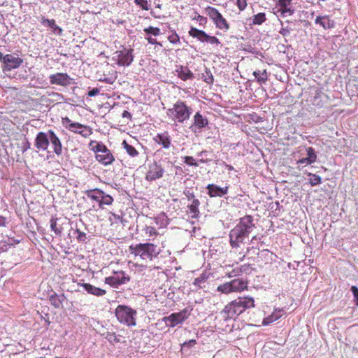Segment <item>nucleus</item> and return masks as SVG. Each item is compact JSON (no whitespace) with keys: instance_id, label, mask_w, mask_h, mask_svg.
<instances>
[{"instance_id":"nucleus-38","label":"nucleus","mask_w":358,"mask_h":358,"mask_svg":"<svg viewBox=\"0 0 358 358\" xmlns=\"http://www.w3.org/2000/svg\"><path fill=\"white\" fill-rule=\"evenodd\" d=\"M217 291L224 294L233 292L232 288L231 287L230 282H226L223 285L218 286Z\"/></svg>"},{"instance_id":"nucleus-14","label":"nucleus","mask_w":358,"mask_h":358,"mask_svg":"<svg viewBox=\"0 0 358 358\" xmlns=\"http://www.w3.org/2000/svg\"><path fill=\"white\" fill-rule=\"evenodd\" d=\"M50 144V135L49 130L48 132L40 131L37 134L34 145L36 148L40 150H47Z\"/></svg>"},{"instance_id":"nucleus-54","label":"nucleus","mask_w":358,"mask_h":358,"mask_svg":"<svg viewBox=\"0 0 358 358\" xmlns=\"http://www.w3.org/2000/svg\"><path fill=\"white\" fill-rule=\"evenodd\" d=\"M280 11H281V14L284 17L287 15H291L293 13V10L289 8H285L281 9Z\"/></svg>"},{"instance_id":"nucleus-58","label":"nucleus","mask_w":358,"mask_h":358,"mask_svg":"<svg viewBox=\"0 0 358 358\" xmlns=\"http://www.w3.org/2000/svg\"><path fill=\"white\" fill-rule=\"evenodd\" d=\"M297 163L299 164H313L310 159H308V157H305V158H302L301 159H299Z\"/></svg>"},{"instance_id":"nucleus-19","label":"nucleus","mask_w":358,"mask_h":358,"mask_svg":"<svg viewBox=\"0 0 358 358\" xmlns=\"http://www.w3.org/2000/svg\"><path fill=\"white\" fill-rule=\"evenodd\" d=\"M78 285L79 286L82 287L88 294L96 296H102L106 294V291L105 289L96 287L90 283H82Z\"/></svg>"},{"instance_id":"nucleus-15","label":"nucleus","mask_w":358,"mask_h":358,"mask_svg":"<svg viewBox=\"0 0 358 358\" xmlns=\"http://www.w3.org/2000/svg\"><path fill=\"white\" fill-rule=\"evenodd\" d=\"M208 124V119L197 112L194 116V123L189 127V129L194 133L201 132Z\"/></svg>"},{"instance_id":"nucleus-16","label":"nucleus","mask_w":358,"mask_h":358,"mask_svg":"<svg viewBox=\"0 0 358 358\" xmlns=\"http://www.w3.org/2000/svg\"><path fill=\"white\" fill-rule=\"evenodd\" d=\"M23 63V59L13 55H6V59L3 64V71H9L18 68Z\"/></svg>"},{"instance_id":"nucleus-60","label":"nucleus","mask_w":358,"mask_h":358,"mask_svg":"<svg viewBox=\"0 0 358 358\" xmlns=\"http://www.w3.org/2000/svg\"><path fill=\"white\" fill-rule=\"evenodd\" d=\"M122 117H127V118L131 120L132 116H131V114L129 111L124 110V112L122 113Z\"/></svg>"},{"instance_id":"nucleus-10","label":"nucleus","mask_w":358,"mask_h":358,"mask_svg":"<svg viewBox=\"0 0 358 358\" xmlns=\"http://www.w3.org/2000/svg\"><path fill=\"white\" fill-rule=\"evenodd\" d=\"M164 173V169L162 166L159 163L154 162L148 166V171L145 175V180L150 182L154 181L162 178Z\"/></svg>"},{"instance_id":"nucleus-4","label":"nucleus","mask_w":358,"mask_h":358,"mask_svg":"<svg viewBox=\"0 0 358 358\" xmlns=\"http://www.w3.org/2000/svg\"><path fill=\"white\" fill-rule=\"evenodd\" d=\"M129 251L136 256H140L143 260H152L159 254L157 246L150 243L131 245L129 246Z\"/></svg>"},{"instance_id":"nucleus-49","label":"nucleus","mask_w":358,"mask_h":358,"mask_svg":"<svg viewBox=\"0 0 358 358\" xmlns=\"http://www.w3.org/2000/svg\"><path fill=\"white\" fill-rule=\"evenodd\" d=\"M184 195L187 197L189 201H193L195 198L194 194L189 189H185L183 192Z\"/></svg>"},{"instance_id":"nucleus-42","label":"nucleus","mask_w":358,"mask_h":358,"mask_svg":"<svg viewBox=\"0 0 358 358\" xmlns=\"http://www.w3.org/2000/svg\"><path fill=\"white\" fill-rule=\"evenodd\" d=\"M183 159H184V163H185L186 164H187L189 166H195V167H197L199 166V164L196 162H195V160L193 157L185 156L183 157Z\"/></svg>"},{"instance_id":"nucleus-44","label":"nucleus","mask_w":358,"mask_h":358,"mask_svg":"<svg viewBox=\"0 0 358 358\" xmlns=\"http://www.w3.org/2000/svg\"><path fill=\"white\" fill-rule=\"evenodd\" d=\"M136 5L139 6L143 10H148V3L147 0H134Z\"/></svg>"},{"instance_id":"nucleus-24","label":"nucleus","mask_w":358,"mask_h":358,"mask_svg":"<svg viewBox=\"0 0 358 358\" xmlns=\"http://www.w3.org/2000/svg\"><path fill=\"white\" fill-rule=\"evenodd\" d=\"M156 142L162 145L164 148H169L171 145V138L166 133L158 134L155 138Z\"/></svg>"},{"instance_id":"nucleus-20","label":"nucleus","mask_w":358,"mask_h":358,"mask_svg":"<svg viewBox=\"0 0 358 358\" xmlns=\"http://www.w3.org/2000/svg\"><path fill=\"white\" fill-rule=\"evenodd\" d=\"M315 23L321 25L324 29L334 27V21L329 19V15L317 16Z\"/></svg>"},{"instance_id":"nucleus-5","label":"nucleus","mask_w":358,"mask_h":358,"mask_svg":"<svg viewBox=\"0 0 358 358\" xmlns=\"http://www.w3.org/2000/svg\"><path fill=\"white\" fill-rule=\"evenodd\" d=\"M115 315L117 320L128 327L136 325L137 312L136 310L125 305H119L115 308Z\"/></svg>"},{"instance_id":"nucleus-31","label":"nucleus","mask_w":358,"mask_h":358,"mask_svg":"<svg viewBox=\"0 0 358 358\" xmlns=\"http://www.w3.org/2000/svg\"><path fill=\"white\" fill-rule=\"evenodd\" d=\"M57 218H51L50 221V229L52 231L55 232L56 235H60L62 232L63 228L62 227V226L57 227Z\"/></svg>"},{"instance_id":"nucleus-6","label":"nucleus","mask_w":358,"mask_h":358,"mask_svg":"<svg viewBox=\"0 0 358 358\" xmlns=\"http://www.w3.org/2000/svg\"><path fill=\"white\" fill-rule=\"evenodd\" d=\"M190 314L191 312L188 308H184L179 312L173 313L169 316L162 317V321L167 327L173 328L179 324H182L189 317Z\"/></svg>"},{"instance_id":"nucleus-45","label":"nucleus","mask_w":358,"mask_h":358,"mask_svg":"<svg viewBox=\"0 0 358 358\" xmlns=\"http://www.w3.org/2000/svg\"><path fill=\"white\" fill-rule=\"evenodd\" d=\"M76 232L78 234L77 240L79 242H85L86 241V234L85 232L80 231L79 229H76Z\"/></svg>"},{"instance_id":"nucleus-17","label":"nucleus","mask_w":358,"mask_h":358,"mask_svg":"<svg viewBox=\"0 0 358 358\" xmlns=\"http://www.w3.org/2000/svg\"><path fill=\"white\" fill-rule=\"evenodd\" d=\"M207 194L210 197H222L228 193L229 186L221 187L215 184H208L206 187Z\"/></svg>"},{"instance_id":"nucleus-11","label":"nucleus","mask_w":358,"mask_h":358,"mask_svg":"<svg viewBox=\"0 0 358 358\" xmlns=\"http://www.w3.org/2000/svg\"><path fill=\"white\" fill-rule=\"evenodd\" d=\"M49 80L51 85H57L62 87H66L74 83V79L65 73L51 74L49 76Z\"/></svg>"},{"instance_id":"nucleus-59","label":"nucleus","mask_w":358,"mask_h":358,"mask_svg":"<svg viewBox=\"0 0 358 358\" xmlns=\"http://www.w3.org/2000/svg\"><path fill=\"white\" fill-rule=\"evenodd\" d=\"M57 296H58V299L59 301L60 305L62 307V303L64 301L66 300V297L65 296V295L64 294H62L59 295L57 294Z\"/></svg>"},{"instance_id":"nucleus-36","label":"nucleus","mask_w":358,"mask_h":358,"mask_svg":"<svg viewBox=\"0 0 358 358\" xmlns=\"http://www.w3.org/2000/svg\"><path fill=\"white\" fill-rule=\"evenodd\" d=\"M113 201V197L109 194H106L104 192L101 195L99 206L101 207L102 205H110Z\"/></svg>"},{"instance_id":"nucleus-26","label":"nucleus","mask_w":358,"mask_h":358,"mask_svg":"<svg viewBox=\"0 0 358 358\" xmlns=\"http://www.w3.org/2000/svg\"><path fill=\"white\" fill-rule=\"evenodd\" d=\"M101 336L108 341L111 344L117 343L120 342V336H117L114 332L105 331L101 333Z\"/></svg>"},{"instance_id":"nucleus-62","label":"nucleus","mask_w":358,"mask_h":358,"mask_svg":"<svg viewBox=\"0 0 358 358\" xmlns=\"http://www.w3.org/2000/svg\"><path fill=\"white\" fill-rule=\"evenodd\" d=\"M198 19L200 22V24L206 23L207 22V18L201 15L198 16Z\"/></svg>"},{"instance_id":"nucleus-7","label":"nucleus","mask_w":358,"mask_h":358,"mask_svg":"<svg viewBox=\"0 0 358 358\" xmlns=\"http://www.w3.org/2000/svg\"><path fill=\"white\" fill-rule=\"evenodd\" d=\"M96 159L104 166L111 164L115 161V157L110 150L103 143H98L94 148Z\"/></svg>"},{"instance_id":"nucleus-51","label":"nucleus","mask_w":358,"mask_h":358,"mask_svg":"<svg viewBox=\"0 0 358 358\" xmlns=\"http://www.w3.org/2000/svg\"><path fill=\"white\" fill-rule=\"evenodd\" d=\"M9 221L7 217L0 215V227H6L8 224Z\"/></svg>"},{"instance_id":"nucleus-33","label":"nucleus","mask_w":358,"mask_h":358,"mask_svg":"<svg viewBox=\"0 0 358 358\" xmlns=\"http://www.w3.org/2000/svg\"><path fill=\"white\" fill-rule=\"evenodd\" d=\"M84 127L83 124H81L78 122H74V123H70L68 125H66V128L68 129L69 131L79 134L82 128Z\"/></svg>"},{"instance_id":"nucleus-37","label":"nucleus","mask_w":358,"mask_h":358,"mask_svg":"<svg viewBox=\"0 0 358 358\" xmlns=\"http://www.w3.org/2000/svg\"><path fill=\"white\" fill-rule=\"evenodd\" d=\"M143 31L148 36L152 35L157 36L160 34V29L157 27H154L152 26L145 28Z\"/></svg>"},{"instance_id":"nucleus-50","label":"nucleus","mask_w":358,"mask_h":358,"mask_svg":"<svg viewBox=\"0 0 358 358\" xmlns=\"http://www.w3.org/2000/svg\"><path fill=\"white\" fill-rule=\"evenodd\" d=\"M236 5L240 10H243L247 6V1L237 0Z\"/></svg>"},{"instance_id":"nucleus-32","label":"nucleus","mask_w":358,"mask_h":358,"mask_svg":"<svg viewBox=\"0 0 358 358\" xmlns=\"http://www.w3.org/2000/svg\"><path fill=\"white\" fill-rule=\"evenodd\" d=\"M266 20V14L264 13H259L255 15L252 18V24L260 25Z\"/></svg>"},{"instance_id":"nucleus-48","label":"nucleus","mask_w":358,"mask_h":358,"mask_svg":"<svg viewBox=\"0 0 358 358\" xmlns=\"http://www.w3.org/2000/svg\"><path fill=\"white\" fill-rule=\"evenodd\" d=\"M168 39L170 43L173 44L179 42L180 41L179 36L176 32H174L172 35L169 36Z\"/></svg>"},{"instance_id":"nucleus-9","label":"nucleus","mask_w":358,"mask_h":358,"mask_svg":"<svg viewBox=\"0 0 358 358\" xmlns=\"http://www.w3.org/2000/svg\"><path fill=\"white\" fill-rule=\"evenodd\" d=\"M189 34L193 38H197L201 42H206L210 43L212 45L220 44V42L217 38L215 36H211L207 34L204 31L198 29L195 27H191L189 31Z\"/></svg>"},{"instance_id":"nucleus-13","label":"nucleus","mask_w":358,"mask_h":358,"mask_svg":"<svg viewBox=\"0 0 358 358\" xmlns=\"http://www.w3.org/2000/svg\"><path fill=\"white\" fill-rule=\"evenodd\" d=\"M133 52L132 48L127 49L125 48L122 50L117 51L115 52L117 57V64L119 66H129L134 60Z\"/></svg>"},{"instance_id":"nucleus-2","label":"nucleus","mask_w":358,"mask_h":358,"mask_svg":"<svg viewBox=\"0 0 358 358\" xmlns=\"http://www.w3.org/2000/svg\"><path fill=\"white\" fill-rule=\"evenodd\" d=\"M255 306V301L252 297H238L227 304L221 312L225 320L235 318L246 309Z\"/></svg>"},{"instance_id":"nucleus-23","label":"nucleus","mask_w":358,"mask_h":358,"mask_svg":"<svg viewBox=\"0 0 358 358\" xmlns=\"http://www.w3.org/2000/svg\"><path fill=\"white\" fill-rule=\"evenodd\" d=\"M200 206V201L197 199H194L193 201H192V203L187 206V208L189 210V213L191 215L192 218H198L200 212L199 210V207Z\"/></svg>"},{"instance_id":"nucleus-52","label":"nucleus","mask_w":358,"mask_h":358,"mask_svg":"<svg viewBox=\"0 0 358 358\" xmlns=\"http://www.w3.org/2000/svg\"><path fill=\"white\" fill-rule=\"evenodd\" d=\"M291 0H279L278 5L281 9L287 8V6L290 4Z\"/></svg>"},{"instance_id":"nucleus-28","label":"nucleus","mask_w":358,"mask_h":358,"mask_svg":"<svg viewBox=\"0 0 358 358\" xmlns=\"http://www.w3.org/2000/svg\"><path fill=\"white\" fill-rule=\"evenodd\" d=\"M280 312H283V310H279L277 312V310H275V311L273 312L271 315H269L268 317L264 319L263 322H262L263 324L268 325V324L276 321L277 320H278L282 316V315L280 314Z\"/></svg>"},{"instance_id":"nucleus-55","label":"nucleus","mask_w":358,"mask_h":358,"mask_svg":"<svg viewBox=\"0 0 358 358\" xmlns=\"http://www.w3.org/2000/svg\"><path fill=\"white\" fill-rule=\"evenodd\" d=\"M279 33L283 36H287L290 34V29L288 27L281 28Z\"/></svg>"},{"instance_id":"nucleus-43","label":"nucleus","mask_w":358,"mask_h":358,"mask_svg":"<svg viewBox=\"0 0 358 358\" xmlns=\"http://www.w3.org/2000/svg\"><path fill=\"white\" fill-rule=\"evenodd\" d=\"M196 343V340L192 339L188 341H185L183 344H182L181 350H185L186 348L189 349L194 346V345Z\"/></svg>"},{"instance_id":"nucleus-21","label":"nucleus","mask_w":358,"mask_h":358,"mask_svg":"<svg viewBox=\"0 0 358 358\" xmlns=\"http://www.w3.org/2000/svg\"><path fill=\"white\" fill-rule=\"evenodd\" d=\"M231 287L234 292H241L248 288V281L242 279L237 278L230 281Z\"/></svg>"},{"instance_id":"nucleus-61","label":"nucleus","mask_w":358,"mask_h":358,"mask_svg":"<svg viewBox=\"0 0 358 358\" xmlns=\"http://www.w3.org/2000/svg\"><path fill=\"white\" fill-rule=\"evenodd\" d=\"M197 155L199 157H206L208 155V151L207 150H202V151L198 152Z\"/></svg>"},{"instance_id":"nucleus-8","label":"nucleus","mask_w":358,"mask_h":358,"mask_svg":"<svg viewBox=\"0 0 358 358\" xmlns=\"http://www.w3.org/2000/svg\"><path fill=\"white\" fill-rule=\"evenodd\" d=\"M206 13L212 19L217 28L224 31L229 29V25L226 19L223 17L217 8L208 6L206 8Z\"/></svg>"},{"instance_id":"nucleus-12","label":"nucleus","mask_w":358,"mask_h":358,"mask_svg":"<svg viewBox=\"0 0 358 358\" xmlns=\"http://www.w3.org/2000/svg\"><path fill=\"white\" fill-rule=\"evenodd\" d=\"M130 280V278L127 276L122 271H117L113 276H109L105 278V283L113 287H118L121 285H124Z\"/></svg>"},{"instance_id":"nucleus-3","label":"nucleus","mask_w":358,"mask_h":358,"mask_svg":"<svg viewBox=\"0 0 358 358\" xmlns=\"http://www.w3.org/2000/svg\"><path fill=\"white\" fill-rule=\"evenodd\" d=\"M192 114L191 108L188 107L185 102L178 101L171 108L166 110L167 116L175 122L183 123L189 120Z\"/></svg>"},{"instance_id":"nucleus-35","label":"nucleus","mask_w":358,"mask_h":358,"mask_svg":"<svg viewBox=\"0 0 358 358\" xmlns=\"http://www.w3.org/2000/svg\"><path fill=\"white\" fill-rule=\"evenodd\" d=\"M307 175L311 177L309 181L311 186H316L322 182V178L320 176L311 173H307Z\"/></svg>"},{"instance_id":"nucleus-29","label":"nucleus","mask_w":358,"mask_h":358,"mask_svg":"<svg viewBox=\"0 0 358 358\" xmlns=\"http://www.w3.org/2000/svg\"><path fill=\"white\" fill-rule=\"evenodd\" d=\"M253 76L260 84L264 83L268 78L266 70H264L262 72L260 71H255L253 72Z\"/></svg>"},{"instance_id":"nucleus-22","label":"nucleus","mask_w":358,"mask_h":358,"mask_svg":"<svg viewBox=\"0 0 358 358\" xmlns=\"http://www.w3.org/2000/svg\"><path fill=\"white\" fill-rule=\"evenodd\" d=\"M41 23L43 25L46 26V27H48L50 29H52V31L55 34H57L59 36L62 35V29L56 24V22H55V20H53V19L49 20V19H46L45 17H43Z\"/></svg>"},{"instance_id":"nucleus-46","label":"nucleus","mask_w":358,"mask_h":358,"mask_svg":"<svg viewBox=\"0 0 358 358\" xmlns=\"http://www.w3.org/2000/svg\"><path fill=\"white\" fill-rule=\"evenodd\" d=\"M92 134L91 129L90 127L84 125V127L82 128L80 131L79 132V134L82 135L84 137H87L90 136Z\"/></svg>"},{"instance_id":"nucleus-41","label":"nucleus","mask_w":358,"mask_h":358,"mask_svg":"<svg viewBox=\"0 0 358 358\" xmlns=\"http://www.w3.org/2000/svg\"><path fill=\"white\" fill-rule=\"evenodd\" d=\"M307 157L312 163H314L317 159V155L315 150L312 147H308L306 149Z\"/></svg>"},{"instance_id":"nucleus-34","label":"nucleus","mask_w":358,"mask_h":358,"mask_svg":"<svg viewBox=\"0 0 358 358\" xmlns=\"http://www.w3.org/2000/svg\"><path fill=\"white\" fill-rule=\"evenodd\" d=\"M208 279V276L203 273L200 275L198 278H195L194 280L193 284L195 286L199 287V288H203L204 286L202 285V284L205 283Z\"/></svg>"},{"instance_id":"nucleus-57","label":"nucleus","mask_w":358,"mask_h":358,"mask_svg":"<svg viewBox=\"0 0 358 358\" xmlns=\"http://www.w3.org/2000/svg\"><path fill=\"white\" fill-rule=\"evenodd\" d=\"M99 93V90L98 88L95 87L88 92V96H95Z\"/></svg>"},{"instance_id":"nucleus-40","label":"nucleus","mask_w":358,"mask_h":358,"mask_svg":"<svg viewBox=\"0 0 358 358\" xmlns=\"http://www.w3.org/2000/svg\"><path fill=\"white\" fill-rule=\"evenodd\" d=\"M203 79L206 83L209 85L213 84L214 82L213 76L210 71L207 68L206 69L205 74L203 75Z\"/></svg>"},{"instance_id":"nucleus-30","label":"nucleus","mask_w":358,"mask_h":358,"mask_svg":"<svg viewBox=\"0 0 358 358\" xmlns=\"http://www.w3.org/2000/svg\"><path fill=\"white\" fill-rule=\"evenodd\" d=\"M122 145L128 155L131 157H134L138 155V152L136 150V149L131 145L129 144L126 141H123Z\"/></svg>"},{"instance_id":"nucleus-18","label":"nucleus","mask_w":358,"mask_h":358,"mask_svg":"<svg viewBox=\"0 0 358 358\" xmlns=\"http://www.w3.org/2000/svg\"><path fill=\"white\" fill-rule=\"evenodd\" d=\"M50 143H51L54 152L57 155H61L62 153V145L60 139L56 135L54 131L49 130Z\"/></svg>"},{"instance_id":"nucleus-47","label":"nucleus","mask_w":358,"mask_h":358,"mask_svg":"<svg viewBox=\"0 0 358 358\" xmlns=\"http://www.w3.org/2000/svg\"><path fill=\"white\" fill-rule=\"evenodd\" d=\"M351 292H352L356 305L358 306V287L356 286H352Z\"/></svg>"},{"instance_id":"nucleus-39","label":"nucleus","mask_w":358,"mask_h":358,"mask_svg":"<svg viewBox=\"0 0 358 358\" xmlns=\"http://www.w3.org/2000/svg\"><path fill=\"white\" fill-rule=\"evenodd\" d=\"M49 300L50 301L51 305L53 306L55 308H62L59 301L58 299L57 294L55 292H54L49 296Z\"/></svg>"},{"instance_id":"nucleus-56","label":"nucleus","mask_w":358,"mask_h":358,"mask_svg":"<svg viewBox=\"0 0 358 358\" xmlns=\"http://www.w3.org/2000/svg\"><path fill=\"white\" fill-rule=\"evenodd\" d=\"M145 38L150 44H152V45L156 44V45H159L162 46V44L159 42H158L155 38H153L150 36H148Z\"/></svg>"},{"instance_id":"nucleus-25","label":"nucleus","mask_w":358,"mask_h":358,"mask_svg":"<svg viewBox=\"0 0 358 358\" xmlns=\"http://www.w3.org/2000/svg\"><path fill=\"white\" fill-rule=\"evenodd\" d=\"M176 71L178 77L184 81L194 78V74L187 66H181Z\"/></svg>"},{"instance_id":"nucleus-64","label":"nucleus","mask_w":358,"mask_h":358,"mask_svg":"<svg viewBox=\"0 0 358 358\" xmlns=\"http://www.w3.org/2000/svg\"><path fill=\"white\" fill-rule=\"evenodd\" d=\"M223 164L227 168L229 171H233L234 169L232 166L227 164L225 162H223Z\"/></svg>"},{"instance_id":"nucleus-53","label":"nucleus","mask_w":358,"mask_h":358,"mask_svg":"<svg viewBox=\"0 0 358 358\" xmlns=\"http://www.w3.org/2000/svg\"><path fill=\"white\" fill-rule=\"evenodd\" d=\"M30 145H31V144L29 142V141L27 139H25V141L22 143V152H24L27 150H29L30 148Z\"/></svg>"},{"instance_id":"nucleus-27","label":"nucleus","mask_w":358,"mask_h":358,"mask_svg":"<svg viewBox=\"0 0 358 358\" xmlns=\"http://www.w3.org/2000/svg\"><path fill=\"white\" fill-rule=\"evenodd\" d=\"M103 191L99 189H90L86 192V195L91 199L100 203Z\"/></svg>"},{"instance_id":"nucleus-1","label":"nucleus","mask_w":358,"mask_h":358,"mask_svg":"<svg viewBox=\"0 0 358 358\" xmlns=\"http://www.w3.org/2000/svg\"><path fill=\"white\" fill-rule=\"evenodd\" d=\"M255 227L253 217L245 215L240 219L239 223L229 232V243L233 248L240 247Z\"/></svg>"},{"instance_id":"nucleus-63","label":"nucleus","mask_w":358,"mask_h":358,"mask_svg":"<svg viewBox=\"0 0 358 358\" xmlns=\"http://www.w3.org/2000/svg\"><path fill=\"white\" fill-rule=\"evenodd\" d=\"M6 59V55H4L2 52H0V62L4 64Z\"/></svg>"}]
</instances>
